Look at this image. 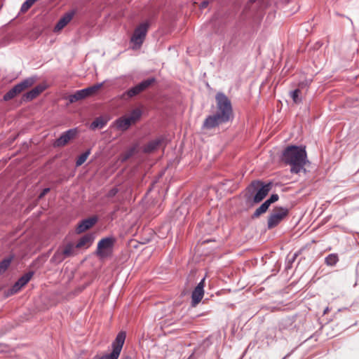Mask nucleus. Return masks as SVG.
Masks as SVG:
<instances>
[{
    "label": "nucleus",
    "instance_id": "29",
    "mask_svg": "<svg viewBox=\"0 0 359 359\" xmlns=\"http://www.w3.org/2000/svg\"><path fill=\"white\" fill-rule=\"evenodd\" d=\"M62 252L65 257L72 256L74 254V247L72 244H68L62 250Z\"/></svg>",
    "mask_w": 359,
    "mask_h": 359
},
{
    "label": "nucleus",
    "instance_id": "12",
    "mask_svg": "<svg viewBox=\"0 0 359 359\" xmlns=\"http://www.w3.org/2000/svg\"><path fill=\"white\" fill-rule=\"evenodd\" d=\"M46 89V86L43 85H38L34 88H32L29 92L26 93L22 95V100L23 102H30L36 97L39 94H41Z\"/></svg>",
    "mask_w": 359,
    "mask_h": 359
},
{
    "label": "nucleus",
    "instance_id": "22",
    "mask_svg": "<svg viewBox=\"0 0 359 359\" xmlns=\"http://www.w3.org/2000/svg\"><path fill=\"white\" fill-rule=\"evenodd\" d=\"M33 274V272L29 271L20 277L17 281L19 285L24 287L30 280Z\"/></svg>",
    "mask_w": 359,
    "mask_h": 359
},
{
    "label": "nucleus",
    "instance_id": "33",
    "mask_svg": "<svg viewBox=\"0 0 359 359\" xmlns=\"http://www.w3.org/2000/svg\"><path fill=\"white\" fill-rule=\"evenodd\" d=\"M118 193V189L116 187L112 188L110 189L108 193L107 194V197L108 198H112Z\"/></svg>",
    "mask_w": 359,
    "mask_h": 359
},
{
    "label": "nucleus",
    "instance_id": "35",
    "mask_svg": "<svg viewBox=\"0 0 359 359\" xmlns=\"http://www.w3.org/2000/svg\"><path fill=\"white\" fill-rule=\"evenodd\" d=\"M208 4L209 2L208 1H203V2H201L200 8L203 9L208 6Z\"/></svg>",
    "mask_w": 359,
    "mask_h": 359
},
{
    "label": "nucleus",
    "instance_id": "16",
    "mask_svg": "<svg viewBox=\"0 0 359 359\" xmlns=\"http://www.w3.org/2000/svg\"><path fill=\"white\" fill-rule=\"evenodd\" d=\"M132 123L128 116H122L116 121V126L118 130H126L131 126Z\"/></svg>",
    "mask_w": 359,
    "mask_h": 359
},
{
    "label": "nucleus",
    "instance_id": "31",
    "mask_svg": "<svg viewBox=\"0 0 359 359\" xmlns=\"http://www.w3.org/2000/svg\"><path fill=\"white\" fill-rule=\"evenodd\" d=\"M278 195L276 194H273L269 197V198H268L266 201L269 204V205H271V203L276 202L278 200Z\"/></svg>",
    "mask_w": 359,
    "mask_h": 359
},
{
    "label": "nucleus",
    "instance_id": "13",
    "mask_svg": "<svg viewBox=\"0 0 359 359\" xmlns=\"http://www.w3.org/2000/svg\"><path fill=\"white\" fill-rule=\"evenodd\" d=\"M74 11L66 13L57 22L54 27V32H57L62 29L73 18Z\"/></svg>",
    "mask_w": 359,
    "mask_h": 359
},
{
    "label": "nucleus",
    "instance_id": "6",
    "mask_svg": "<svg viewBox=\"0 0 359 359\" xmlns=\"http://www.w3.org/2000/svg\"><path fill=\"white\" fill-rule=\"evenodd\" d=\"M116 240L114 236L102 238L97 243L96 255L101 259L110 256Z\"/></svg>",
    "mask_w": 359,
    "mask_h": 359
},
{
    "label": "nucleus",
    "instance_id": "15",
    "mask_svg": "<svg viewBox=\"0 0 359 359\" xmlns=\"http://www.w3.org/2000/svg\"><path fill=\"white\" fill-rule=\"evenodd\" d=\"M95 236L93 233H87L82 236L76 244L75 248H88L93 243Z\"/></svg>",
    "mask_w": 359,
    "mask_h": 359
},
{
    "label": "nucleus",
    "instance_id": "24",
    "mask_svg": "<svg viewBox=\"0 0 359 359\" xmlns=\"http://www.w3.org/2000/svg\"><path fill=\"white\" fill-rule=\"evenodd\" d=\"M90 154V149L86 150L85 152L81 154L76 159V165L77 167L81 166L86 161L89 155Z\"/></svg>",
    "mask_w": 359,
    "mask_h": 359
},
{
    "label": "nucleus",
    "instance_id": "28",
    "mask_svg": "<svg viewBox=\"0 0 359 359\" xmlns=\"http://www.w3.org/2000/svg\"><path fill=\"white\" fill-rule=\"evenodd\" d=\"M300 93L299 89H295L290 93V97L294 103H300L302 102V98L299 97Z\"/></svg>",
    "mask_w": 359,
    "mask_h": 359
},
{
    "label": "nucleus",
    "instance_id": "5",
    "mask_svg": "<svg viewBox=\"0 0 359 359\" xmlns=\"http://www.w3.org/2000/svg\"><path fill=\"white\" fill-rule=\"evenodd\" d=\"M37 80L36 76L26 78L19 83L15 85L11 90H9L4 95V100L8 101L15 97L17 95L22 93L25 89L32 86Z\"/></svg>",
    "mask_w": 359,
    "mask_h": 359
},
{
    "label": "nucleus",
    "instance_id": "37",
    "mask_svg": "<svg viewBox=\"0 0 359 359\" xmlns=\"http://www.w3.org/2000/svg\"><path fill=\"white\" fill-rule=\"evenodd\" d=\"M329 311V308L328 307H326L323 311V314H326Z\"/></svg>",
    "mask_w": 359,
    "mask_h": 359
},
{
    "label": "nucleus",
    "instance_id": "19",
    "mask_svg": "<svg viewBox=\"0 0 359 359\" xmlns=\"http://www.w3.org/2000/svg\"><path fill=\"white\" fill-rule=\"evenodd\" d=\"M102 86V83H98V84L94 85L93 86H90V87H88V88H84V89H81V92H82L83 94H84L85 97H87L89 95H91L92 94L95 93Z\"/></svg>",
    "mask_w": 359,
    "mask_h": 359
},
{
    "label": "nucleus",
    "instance_id": "25",
    "mask_svg": "<svg viewBox=\"0 0 359 359\" xmlns=\"http://www.w3.org/2000/svg\"><path fill=\"white\" fill-rule=\"evenodd\" d=\"M339 261V258L337 255L336 254H330L328 256L325 257V264L328 266H334L337 262Z\"/></svg>",
    "mask_w": 359,
    "mask_h": 359
},
{
    "label": "nucleus",
    "instance_id": "3",
    "mask_svg": "<svg viewBox=\"0 0 359 359\" xmlns=\"http://www.w3.org/2000/svg\"><path fill=\"white\" fill-rule=\"evenodd\" d=\"M126 339V333L120 332L111 343V352L105 353L102 356H95L94 359H118L123 348Z\"/></svg>",
    "mask_w": 359,
    "mask_h": 359
},
{
    "label": "nucleus",
    "instance_id": "7",
    "mask_svg": "<svg viewBox=\"0 0 359 359\" xmlns=\"http://www.w3.org/2000/svg\"><path fill=\"white\" fill-rule=\"evenodd\" d=\"M148 29V22H142L135 29L134 33L130 39L133 49H138L141 47L147 36Z\"/></svg>",
    "mask_w": 359,
    "mask_h": 359
},
{
    "label": "nucleus",
    "instance_id": "14",
    "mask_svg": "<svg viewBox=\"0 0 359 359\" xmlns=\"http://www.w3.org/2000/svg\"><path fill=\"white\" fill-rule=\"evenodd\" d=\"M97 222V217H90L82 220L77 226L76 232L81 233L86 230L90 229Z\"/></svg>",
    "mask_w": 359,
    "mask_h": 359
},
{
    "label": "nucleus",
    "instance_id": "11",
    "mask_svg": "<svg viewBox=\"0 0 359 359\" xmlns=\"http://www.w3.org/2000/svg\"><path fill=\"white\" fill-rule=\"evenodd\" d=\"M76 134V129H69L63 133L59 138L55 141V144L57 147H63L67 144L72 139H73Z\"/></svg>",
    "mask_w": 359,
    "mask_h": 359
},
{
    "label": "nucleus",
    "instance_id": "17",
    "mask_svg": "<svg viewBox=\"0 0 359 359\" xmlns=\"http://www.w3.org/2000/svg\"><path fill=\"white\" fill-rule=\"evenodd\" d=\"M161 142V140L160 139L152 140L144 147L143 150L146 153L152 152L158 147Z\"/></svg>",
    "mask_w": 359,
    "mask_h": 359
},
{
    "label": "nucleus",
    "instance_id": "30",
    "mask_svg": "<svg viewBox=\"0 0 359 359\" xmlns=\"http://www.w3.org/2000/svg\"><path fill=\"white\" fill-rule=\"evenodd\" d=\"M37 0H26L22 5L20 11L27 12Z\"/></svg>",
    "mask_w": 359,
    "mask_h": 359
},
{
    "label": "nucleus",
    "instance_id": "32",
    "mask_svg": "<svg viewBox=\"0 0 359 359\" xmlns=\"http://www.w3.org/2000/svg\"><path fill=\"white\" fill-rule=\"evenodd\" d=\"M22 286H20L18 283L16 282L13 285V287L11 288L10 291H11V294H15V293H17L18 291L20 290V289L22 288Z\"/></svg>",
    "mask_w": 359,
    "mask_h": 359
},
{
    "label": "nucleus",
    "instance_id": "18",
    "mask_svg": "<svg viewBox=\"0 0 359 359\" xmlns=\"http://www.w3.org/2000/svg\"><path fill=\"white\" fill-rule=\"evenodd\" d=\"M107 123V121L102 117L96 118L90 124V128L95 130L97 128H104Z\"/></svg>",
    "mask_w": 359,
    "mask_h": 359
},
{
    "label": "nucleus",
    "instance_id": "27",
    "mask_svg": "<svg viewBox=\"0 0 359 359\" xmlns=\"http://www.w3.org/2000/svg\"><path fill=\"white\" fill-rule=\"evenodd\" d=\"M65 258V256L62 252V250H57L55 252L53 256L52 257V261L55 263L62 262Z\"/></svg>",
    "mask_w": 359,
    "mask_h": 359
},
{
    "label": "nucleus",
    "instance_id": "23",
    "mask_svg": "<svg viewBox=\"0 0 359 359\" xmlns=\"http://www.w3.org/2000/svg\"><path fill=\"white\" fill-rule=\"evenodd\" d=\"M141 116H142L141 110L139 109H135L130 112V115L128 117L130 119V121H131V123H133L135 121H137V120H139Z\"/></svg>",
    "mask_w": 359,
    "mask_h": 359
},
{
    "label": "nucleus",
    "instance_id": "26",
    "mask_svg": "<svg viewBox=\"0 0 359 359\" xmlns=\"http://www.w3.org/2000/svg\"><path fill=\"white\" fill-rule=\"evenodd\" d=\"M12 261V257L4 259L0 262V274L4 273L10 266Z\"/></svg>",
    "mask_w": 359,
    "mask_h": 359
},
{
    "label": "nucleus",
    "instance_id": "4",
    "mask_svg": "<svg viewBox=\"0 0 359 359\" xmlns=\"http://www.w3.org/2000/svg\"><path fill=\"white\" fill-rule=\"evenodd\" d=\"M271 185L272 184L271 182L264 184L263 182L259 180L253 181L248 187V190L250 191L251 190L256 191V193L253 196V202L255 203H258L261 202L270 191L271 189Z\"/></svg>",
    "mask_w": 359,
    "mask_h": 359
},
{
    "label": "nucleus",
    "instance_id": "9",
    "mask_svg": "<svg viewBox=\"0 0 359 359\" xmlns=\"http://www.w3.org/2000/svg\"><path fill=\"white\" fill-rule=\"evenodd\" d=\"M155 81L154 78H149L146 80H144L143 81L140 82L137 85L132 87L131 88L128 89L127 91H126L122 97L123 98H125L126 97L128 98H131L138 94H140L141 92L144 91L147 88H148L151 84H153Z\"/></svg>",
    "mask_w": 359,
    "mask_h": 359
},
{
    "label": "nucleus",
    "instance_id": "20",
    "mask_svg": "<svg viewBox=\"0 0 359 359\" xmlns=\"http://www.w3.org/2000/svg\"><path fill=\"white\" fill-rule=\"evenodd\" d=\"M269 204L265 201L254 212L252 215L253 218H257L259 217L262 214L266 212L269 208Z\"/></svg>",
    "mask_w": 359,
    "mask_h": 359
},
{
    "label": "nucleus",
    "instance_id": "1",
    "mask_svg": "<svg viewBox=\"0 0 359 359\" xmlns=\"http://www.w3.org/2000/svg\"><path fill=\"white\" fill-rule=\"evenodd\" d=\"M217 111L204 120L202 128L210 130L222 123L231 121L233 117V108L231 100L223 93H217L215 96Z\"/></svg>",
    "mask_w": 359,
    "mask_h": 359
},
{
    "label": "nucleus",
    "instance_id": "36",
    "mask_svg": "<svg viewBox=\"0 0 359 359\" xmlns=\"http://www.w3.org/2000/svg\"><path fill=\"white\" fill-rule=\"evenodd\" d=\"M133 152V150L130 151H129V152L126 155V156H125V159L128 158L132 155Z\"/></svg>",
    "mask_w": 359,
    "mask_h": 359
},
{
    "label": "nucleus",
    "instance_id": "8",
    "mask_svg": "<svg viewBox=\"0 0 359 359\" xmlns=\"http://www.w3.org/2000/svg\"><path fill=\"white\" fill-rule=\"evenodd\" d=\"M287 208L283 207L276 208L268 218V228L272 229L276 226L287 215Z\"/></svg>",
    "mask_w": 359,
    "mask_h": 359
},
{
    "label": "nucleus",
    "instance_id": "10",
    "mask_svg": "<svg viewBox=\"0 0 359 359\" xmlns=\"http://www.w3.org/2000/svg\"><path fill=\"white\" fill-rule=\"evenodd\" d=\"M205 278L194 288L191 293V306L195 307L203 299L204 295Z\"/></svg>",
    "mask_w": 359,
    "mask_h": 359
},
{
    "label": "nucleus",
    "instance_id": "2",
    "mask_svg": "<svg viewBox=\"0 0 359 359\" xmlns=\"http://www.w3.org/2000/svg\"><path fill=\"white\" fill-rule=\"evenodd\" d=\"M306 158L304 147L292 145L285 149L282 160L291 166V172L297 174L303 170H305L304 165L307 161Z\"/></svg>",
    "mask_w": 359,
    "mask_h": 359
},
{
    "label": "nucleus",
    "instance_id": "34",
    "mask_svg": "<svg viewBox=\"0 0 359 359\" xmlns=\"http://www.w3.org/2000/svg\"><path fill=\"white\" fill-rule=\"evenodd\" d=\"M49 191H50L49 188H45L44 189H43L41 193L39 194V198H43L46 194H48L49 192Z\"/></svg>",
    "mask_w": 359,
    "mask_h": 359
},
{
    "label": "nucleus",
    "instance_id": "21",
    "mask_svg": "<svg viewBox=\"0 0 359 359\" xmlns=\"http://www.w3.org/2000/svg\"><path fill=\"white\" fill-rule=\"evenodd\" d=\"M84 98H86V97L84 94H83V93L81 92V90H77L74 94L68 96V100L70 103L76 102Z\"/></svg>",
    "mask_w": 359,
    "mask_h": 359
}]
</instances>
